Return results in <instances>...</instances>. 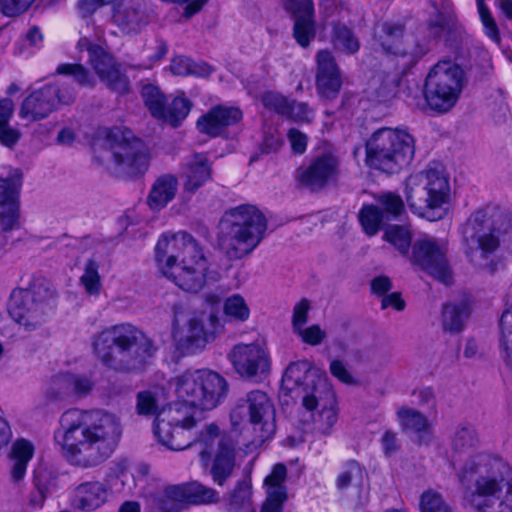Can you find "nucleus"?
<instances>
[{
    "mask_svg": "<svg viewBox=\"0 0 512 512\" xmlns=\"http://www.w3.org/2000/svg\"><path fill=\"white\" fill-rule=\"evenodd\" d=\"M447 246L445 239L423 235L414 242L410 260L438 280L449 283L452 277L446 258Z\"/></svg>",
    "mask_w": 512,
    "mask_h": 512,
    "instance_id": "nucleus-16",
    "label": "nucleus"
},
{
    "mask_svg": "<svg viewBox=\"0 0 512 512\" xmlns=\"http://www.w3.org/2000/svg\"><path fill=\"white\" fill-rule=\"evenodd\" d=\"M286 468L282 464H276L272 472L265 478L266 499L260 512H283V506L287 500V491L284 486Z\"/></svg>",
    "mask_w": 512,
    "mask_h": 512,
    "instance_id": "nucleus-31",
    "label": "nucleus"
},
{
    "mask_svg": "<svg viewBox=\"0 0 512 512\" xmlns=\"http://www.w3.org/2000/svg\"><path fill=\"white\" fill-rule=\"evenodd\" d=\"M74 92L69 87L59 89L53 84L35 88L23 101L20 117L26 120H38L46 117L58 103L72 101Z\"/></svg>",
    "mask_w": 512,
    "mask_h": 512,
    "instance_id": "nucleus-20",
    "label": "nucleus"
},
{
    "mask_svg": "<svg viewBox=\"0 0 512 512\" xmlns=\"http://www.w3.org/2000/svg\"><path fill=\"white\" fill-rule=\"evenodd\" d=\"M108 495V489L100 482L83 483L75 490L74 505L82 510H94L106 502Z\"/></svg>",
    "mask_w": 512,
    "mask_h": 512,
    "instance_id": "nucleus-34",
    "label": "nucleus"
},
{
    "mask_svg": "<svg viewBox=\"0 0 512 512\" xmlns=\"http://www.w3.org/2000/svg\"><path fill=\"white\" fill-rule=\"evenodd\" d=\"M114 22L125 32L136 31L144 23L146 16L143 11L125 7L123 10L117 8L113 13Z\"/></svg>",
    "mask_w": 512,
    "mask_h": 512,
    "instance_id": "nucleus-39",
    "label": "nucleus"
},
{
    "mask_svg": "<svg viewBox=\"0 0 512 512\" xmlns=\"http://www.w3.org/2000/svg\"><path fill=\"white\" fill-rule=\"evenodd\" d=\"M448 24L445 16L442 13H437L435 20L431 21L427 26L428 37L437 39L444 36L447 32Z\"/></svg>",
    "mask_w": 512,
    "mask_h": 512,
    "instance_id": "nucleus-57",
    "label": "nucleus"
},
{
    "mask_svg": "<svg viewBox=\"0 0 512 512\" xmlns=\"http://www.w3.org/2000/svg\"><path fill=\"white\" fill-rule=\"evenodd\" d=\"M292 152L295 154H303L306 151L308 137L297 129H290L287 134Z\"/></svg>",
    "mask_w": 512,
    "mask_h": 512,
    "instance_id": "nucleus-55",
    "label": "nucleus"
},
{
    "mask_svg": "<svg viewBox=\"0 0 512 512\" xmlns=\"http://www.w3.org/2000/svg\"><path fill=\"white\" fill-rule=\"evenodd\" d=\"M229 359L235 371L244 378L262 379L271 370V354L267 344L261 340L235 345Z\"/></svg>",
    "mask_w": 512,
    "mask_h": 512,
    "instance_id": "nucleus-18",
    "label": "nucleus"
},
{
    "mask_svg": "<svg viewBox=\"0 0 512 512\" xmlns=\"http://www.w3.org/2000/svg\"><path fill=\"white\" fill-rule=\"evenodd\" d=\"M34 452V444L27 439L19 438L12 443L9 459L11 461L10 478L13 482L18 483L24 479Z\"/></svg>",
    "mask_w": 512,
    "mask_h": 512,
    "instance_id": "nucleus-33",
    "label": "nucleus"
},
{
    "mask_svg": "<svg viewBox=\"0 0 512 512\" xmlns=\"http://www.w3.org/2000/svg\"><path fill=\"white\" fill-rule=\"evenodd\" d=\"M36 0H0V11L7 17H16L25 13Z\"/></svg>",
    "mask_w": 512,
    "mask_h": 512,
    "instance_id": "nucleus-50",
    "label": "nucleus"
},
{
    "mask_svg": "<svg viewBox=\"0 0 512 512\" xmlns=\"http://www.w3.org/2000/svg\"><path fill=\"white\" fill-rule=\"evenodd\" d=\"M281 390L300 396L302 410L298 421L305 431H332L338 420L337 399L324 372L307 360L292 362L283 374Z\"/></svg>",
    "mask_w": 512,
    "mask_h": 512,
    "instance_id": "nucleus-5",
    "label": "nucleus"
},
{
    "mask_svg": "<svg viewBox=\"0 0 512 512\" xmlns=\"http://www.w3.org/2000/svg\"><path fill=\"white\" fill-rule=\"evenodd\" d=\"M142 97L153 117L173 126L179 125L188 116L192 106L190 100L183 93H179L166 107L163 94L157 86L151 84L143 86Z\"/></svg>",
    "mask_w": 512,
    "mask_h": 512,
    "instance_id": "nucleus-21",
    "label": "nucleus"
},
{
    "mask_svg": "<svg viewBox=\"0 0 512 512\" xmlns=\"http://www.w3.org/2000/svg\"><path fill=\"white\" fill-rule=\"evenodd\" d=\"M397 415L401 426L407 431L420 433L429 428L427 419L412 409H400Z\"/></svg>",
    "mask_w": 512,
    "mask_h": 512,
    "instance_id": "nucleus-44",
    "label": "nucleus"
},
{
    "mask_svg": "<svg viewBox=\"0 0 512 512\" xmlns=\"http://www.w3.org/2000/svg\"><path fill=\"white\" fill-rule=\"evenodd\" d=\"M266 227V218L257 207L241 205L231 209L219 224L220 247L231 258H242L258 246Z\"/></svg>",
    "mask_w": 512,
    "mask_h": 512,
    "instance_id": "nucleus-9",
    "label": "nucleus"
},
{
    "mask_svg": "<svg viewBox=\"0 0 512 512\" xmlns=\"http://www.w3.org/2000/svg\"><path fill=\"white\" fill-rule=\"evenodd\" d=\"M230 435L220 434L217 425H206L193 444L197 447L201 462L210 467L213 480L222 485L235 466L236 451L230 439L239 434L247 451H253L276 431L275 408L266 393L256 390L247 395L244 404L231 412Z\"/></svg>",
    "mask_w": 512,
    "mask_h": 512,
    "instance_id": "nucleus-1",
    "label": "nucleus"
},
{
    "mask_svg": "<svg viewBox=\"0 0 512 512\" xmlns=\"http://www.w3.org/2000/svg\"><path fill=\"white\" fill-rule=\"evenodd\" d=\"M283 4L294 17V39L300 46L307 47L315 37L312 0H283Z\"/></svg>",
    "mask_w": 512,
    "mask_h": 512,
    "instance_id": "nucleus-27",
    "label": "nucleus"
},
{
    "mask_svg": "<svg viewBox=\"0 0 512 512\" xmlns=\"http://www.w3.org/2000/svg\"><path fill=\"white\" fill-rule=\"evenodd\" d=\"M375 35L379 45L388 56L398 58L399 65L405 69L426 53L425 46L417 44L413 48L403 47L402 27L392 23H382L376 26Z\"/></svg>",
    "mask_w": 512,
    "mask_h": 512,
    "instance_id": "nucleus-22",
    "label": "nucleus"
},
{
    "mask_svg": "<svg viewBox=\"0 0 512 512\" xmlns=\"http://www.w3.org/2000/svg\"><path fill=\"white\" fill-rule=\"evenodd\" d=\"M501 346L512 361V294L506 298L505 309L500 319Z\"/></svg>",
    "mask_w": 512,
    "mask_h": 512,
    "instance_id": "nucleus-43",
    "label": "nucleus"
},
{
    "mask_svg": "<svg viewBox=\"0 0 512 512\" xmlns=\"http://www.w3.org/2000/svg\"><path fill=\"white\" fill-rule=\"evenodd\" d=\"M77 48L80 53L86 51L87 62L93 69L90 74L81 64L64 63L57 67V74L72 78L81 86L93 87L96 76L112 90L123 93L128 89L127 77L121 73L113 57L106 51L101 43L92 42L87 34H84Z\"/></svg>",
    "mask_w": 512,
    "mask_h": 512,
    "instance_id": "nucleus-11",
    "label": "nucleus"
},
{
    "mask_svg": "<svg viewBox=\"0 0 512 512\" xmlns=\"http://www.w3.org/2000/svg\"><path fill=\"white\" fill-rule=\"evenodd\" d=\"M365 150V163L369 168L395 174L411 163L415 141L406 129L384 127L371 134Z\"/></svg>",
    "mask_w": 512,
    "mask_h": 512,
    "instance_id": "nucleus-10",
    "label": "nucleus"
},
{
    "mask_svg": "<svg viewBox=\"0 0 512 512\" xmlns=\"http://www.w3.org/2000/svg\"><path fill=\"white\" fill-rule=\"evenodd\" d=\"M469 311L466 305H446L443 309V326L450 332H458L462 329L464 320Z\"/></svg>",
    "mask_w": 512,
    "mask_h": 512,
    "instance_id": "nucleus-42",
    "label": "nucleus"
},
{
    "mask_svg": "<svg viewBox=\"0 0 512 512\" xmlns=\"http://www.w3.org/2000/svg\"><path fill=\"white\" fill-rule=\"evenodd\" d=\"M384 239L389 242L400 254L408 255L411 245V230L406 225H391L384 233Z\"/></svg>",
    "mask_w": 512,
    "mask_h": 512,
    "instance_id": "nucleus-40",
    "label": "nucleus"
},
{
    "mask_svg": "<svg viewBox=\"0 0 512 512\" xmlns=\"http://www.w3.org/2000/svg\"><path fill=\"white\" fill-rule=\"evenodd\" d=\"M59 381L67 385L77 395L87 394L93 387V382L86 376H77L67 374L62 376Z\"/></svg>",
    "mask_w": 512,
    "mask_h": 512,
    "instance_id": "nucleus-49",
    "label": "nucleus"
},
{
    "mask_svg": "<svg viewBox=\"0 0 512 512\" xmlns=\"http://www.w3.org/2000/svg\"><path fill=\"white\" fill-rule=\"evenodd\" d=\"M229 507L233 511L248 510L254 512V510L251 509L252 487L250 480L245 479L238 483L235 490L231 493Z\"/></svg>",
    "mask_w": 512,
    "mask_h": 512,
    "instance_id": "nucleus-41",
    "label": "nucleus"
},
{
    "mask_svg": "<svg viewBox=\"0 0 512 512\" xmlns=\"http://www.w3.org/2000/svg\"><path fill=\"white\" fill-rule=\"evenodd\" d=\"M80 285L89 295H98L101 290V279L98 272V265L95 261L89 260L80 277Z\"/></svg>",
    "mask_w": 512,
    "mask_h": 512,
    "instance_id": "nucleus-45",
    "label": "nucleus"
},
{
    "mask_svg": "<svg viewBox=\"0 0 512 512\" xmlns=\"http://www.w3.org/2000/svg\"><path fill=\"white\" fill-rule=\"evenodd\" d=\"M331 374L345 384L353 383V376L339 360H333L330 364Z\"/></svg>",
    "mask_w": 512,
    "mask_h": 512,
    "instance_id": "nucleus-58",
    "label": "nucleus"
},
{
    "mask_svg": "<svg viewBox=\"0 0 512 512\" xmlns=\"http://www.w3.org/2000/svg\"><path fill=\"white\" fill-rule=\"evenodd\" d=\"M295 333L306 344L316 346L319 345L326 336V331L319 325L303 326L296 330Z\"/></svg>",
    "mask_w": 512,
    "mask_h": 512,
    "instance_id": "nucleus-52",
    "label": "nucleus"
},
{
    "mask_svg": "<svg viewBox=\"0 0 512 512\" xmlns=\"http://www.w3.org/2000/svg\"><path fill=\"white\" fill-rule=\"evenodd\" d=\"M221 311L227 322L245 323L251 317V308L246 298L240 293L226 296L221 304Z\"/></svg>",
    "mask_w": 512,
    "mask_h": 512,
    "instance_id": "nucleus-36",
    "label": "nucleus"
},
{
    "mask_svg": "<svg viewBox=\"0 0 512 512\" xmlns=\"http://www.w3.org/2000/svg\"><path fill=\"white\" fill-rule=\"evenodd\" d=\"M474 430L464 427L458 430L452 448L464 465L458 469L461 483L478 474L475 490L467 491L465 502L477 512H512V477L510 468L500 460L484 454H474L477 443Z\"/></svg>",
    "mask_w": 512,
    "mask_h": 512,
    "instance_id": "nucleus-3",
    "label": "nucleus"
},
{
    "mask_svg": "<svg viewBox=\"0 0 512 512\" xmlns=\"http://www.w3.org/2000/svg\"><path fill=\"white\" fill-rule=\"evenodd\" d=\"M44 36L38 27H30L15 43L14 54L30 58L43 47Z\"/></svg>",
    "mask_w": 512,
    "mask_h": 512,
    "instance_id": "nucleus-37",
    "label": "nucleus"
},
{
    "mask_svg": "<svg viewBox=\"0 0 512 512\" xmlns=\"http://www.w3.org/2000/svg\"><path fill=\"white\" fill-rule=\"evenodd\" d=\"M133 478L126 463L118 466L117 470L109 476V489L114 492H119L124 489L128 480Z\"/></svg>",
    "mask_w": 512,
    "mask_h": 512,
    "instance_id": "nucleus-53",
    "label": "nucleus"
},
{
    "mask_svg": "<svg viewBox=\"0 0 512 512\" xmlns=\"http://www.w3.org/2000/svg\"><path fill=\"white\" fill-rule=\"evenodd\" d=\"M35 487H36V491L31 494V496L29 498L28 505L33 509H38V508H41L44 504V501L47 496V490L41 484V481L39 478L35 479Z\"/></svg>",
    "mask_w": 512,
    "mask_h": 512,
    "instance_id": "nucleus-59",
    "label": "nucleus"
},
{
    "mask_svg": "<svg viewBox=\"0 0 512 512\" xmlns=\"http://www.w3.org/2000/svg\"><path fill=\"white\" fill-rule=\"evenodd\" d=\"M378 202L381 211L376 206L367 205L359 213V221L369 236L375 235L383 223L400 217L404 211L401 198L393 193L382 194Z\"/></svg>",
    "mask_w": 512,
    "mask_h": 512,
    "instance_id": "nucleus-24",
    "label": "nucleus"
},
{
    "mask_svg": "<svg viewBox=\"0 0 512 512\" xmlns=\"http://www.w3.org/2000/svg\"><path fill=\"white\" fill-rule=\"evenodd\" d=\"M166 52V46L162 42H157L153 49H145L143 53L144 58L147 59V61L142 64L143 68L148 69L153 67V65L158 63L164 57Z\"/></svg>",
    "mask_w": 512,
    "mask_h": 512,
    "instance_id": "nucleus-56",
    "label": "nucleus"
},
{
    "mask_svg": "<svg viewBox=\"0 0 512 512\" xmlns=\"http://www.w3.org/2000/svg\"><path fill=\"white\" fill-rule=\"evenodd\" d=\"M170 70L174 75L187 76L195 75L206 77L211 74L212 68L204 62H193L184 56L174 57L171 61Z\"/></svg>",
    "mask_w": 512,
    "mask_h": 512,
    "instance_id": "nucleus-38",
    "label": "nucleus"
},
{
    "mask_svg": "<svg viewBox=\"0 0 512 512\" xmlns=\"http://www.w3.org/2000/svg\"><path fill=\"white\" fill-rule=\"evenodd\" d=\"M14 112V103L11 99L0 100V129L8 125Z\"/></svg>",
    "mask_w": 512,
    "mask_h": 512,
    "instance_id": "nucleus-62",
    "label": "nucleus"
},
{
    "mask_svg": "<svg viewBox=\"0 0 512 512\" xmlns=\"http://www.w3.org/2000/svg\"><path fill=\"white\" fill-rule=\"evenodd\" d=\"M265 108L280 114L294 122H310L314 117V112L305 103L290 102L282 95L275 92H267L262 97Z\"/></svg>",
    "mask_w": 512,
    "mask_h": 512,
    "instance_id": "nucleus-30",
    "label": "nucleus"
},
{
    "mask_svg": "<svg viewBox=\"0 0 512 512\" xmlns=\"http://www.w3.org/2000/svg\"><path fill=\"white\" fill-rule=\"evenodd\" d=\"M175 400L157 413L154 435L171 450H183L192 444V429L197 414L222 403L227 382L218 372L207 368L187 370L172 382Z\"/></svg>",
    "mask_w": 512,
    "mask_h": 512,
    "instance_id": "nucleus-2",
    "label": "nucleus"
},
{
    "mask_svg": "<svg viewBox=\"0 0 512 512\" xmlns=\"http://www.w3.org/2000/svg\"><path fill=\"white\" fill-rule=\"evenodd\" d=\"M159 406V398L156 392L143 391L137 395V412L140 415H148L156 411Z\"/></svg>",
    "mask_w": 512,
    "mask_h": 512,
    "instance_id": "nucleus-51",
    "label": "nucleus"
},
{
    "mask_svg": "<svg viewBox=\"0 0 512 512\" xmlns=\"http://www.w3.org/2000/svg\"><path fill=\"white\" fill-rule=\"evenodd\" d=\"M166 501L163 509L178 512L186 504H208L217 501V494L198 482L171 486L165 492Z\"/></svg>",
    "mask_w": 512,
    "mask_h": 512,
    "instance_id": "nucleus-25",
    "label": "nucleus"
},
{
    "mask_svg": "<svg viewBox=\"0 0 512 512\" xmlns=\"http://www.w3.org/2000/svg\"><path fill=\"white\" fill-rule=\"evenodd\" d=\"M19 138L20 132L16 128L6 125L0 129V143L5 147H13Z\"/></svg>",
    "mask_w": 512,
    "mask_h": 512,
    "instance_id": "nucleus-60",
    "label": "nucleus"
},
{
    "mask_svg": "<svg viewBox=\"0 0 512 512\" xmlns=\"http://www.w3.org/2000/svg\"><path fill=\"white\" fill-rule=\"evenodd\" d=\"M163 2H170L184 6V13L187 17L192 16L198 12L206 0H162Z\"/></svg>",
    "mask_w": 512,
    "mask_h": 512,
    "instance_id": "nucleus-61",
    "label": "nucleus"
},
{
    "mask_svg": "<svg viewBox=\"0 0 512 512\" xmlns=\"http://www.w3.org/2000/svg\"><path fill=\"white\" fill-rule=\"evenodd\" d=\"M484 2L485 0H477V9L483 26V32L492 42L499 44L500 34L498 26Z\"/></svg>",
    "mask_w": 512,
    "mask_h": 512,
    "instance_id": "nucleus-46",
    "label": "nucleus"
},
{
    "mask_svg": "<svg viewBox=\"0 0 512 512\" xmlns=\"http://www.w3.org/2000/svg\"><path fill=\"white\" fill-rule=\"evenodd\" d=\"M336 172L337 159L331 147L327 146L315 156L309 166L299 169L298 177L303 185L317 189L333 179Z\"/></svg>",
    "mask_w": 512,
    "mask_h": 512,
    "instance_id": "nucleus-26",
    "label": "nucleus"
},
{
    "mask_svg": "<svg viewBox=\"0 0 512 512\" xmlns=\"http://www.w3.org/2000/svg\"><path fill=\"white\" fill-rule=\"evenodd\" d=\"M184 188L195 191L211 179V163L204 154L189 156L183 168Z\"/></svg>",
    "mask_w": 512,
    "mask_h": 512,
    "instance_id": "nucleus-32",
    "label": "nucleus"
},
{
    "mask_svg": "<svg viewBox=\"0 0 512 512\" xmlns=\"http://www.w3.org/2000/svg\"><path fill=\"white\" fill-rule=\"evenodd\" d=\"M40 287L14 289L7 302L10 317L27 330L36 328L44 321L46 304L38 298Z\"/></svg>",
    "mask_w": 512,
    "mask_h": 512,
    "instance_id": "nucleus-19",
    "label": "nucleus"
},
{
    "mask_svg": "<svg viewBox=\"0 0 512 512\" xmlns=\"http://www.w3.org/2000/svg\"><path fill=\"white\" fill-rule=\"evenodd\" d=\"M407 203L411 211L429 221L443 218L449 209L451 187L442 166L434 164L407 180Z\"/></svg>",
    "mask_w": 512,
    "mask_h": 512,
    "instance_id": "nucleus-8",
    "label": "nucleus"
},
{
    "mask_svg": "<svg viewBox=\"0 0 512 512\" xmlns=\"http://www.w3.org/2000/svg\"><path fill=\"white\" fill-rule=\"evenodd\" d=\"M93 146L95 149L109 150L115 162L131 175L143 173L149 166L150 156L147 147L126 128L100 130Z\"/></svg>",
    "mask_w": 512,
    "mask_h": 512,
    "instance_id": "nucleus-14",
    "label": "nucleus"
},
{
    "mask_svg": "<svg viewBox=\"0 0 512 512\" xmlns=\"http://www.w3.org/2000/svg\"><path fill=\"white\" fill-rule=\"evenodd\" d=\"M310 304L306 299L299 301L293 310L292 326L294 332L305 326L308 318Z\"/></svg>",
    "mask_w": 512,
    "mask_h": 512,
    "instance_id": "nucleus-54",
    "label": "nucleus"
},
{
    "mask_svg": "<svg viewBox=\"0 0 512 512\" xmlns=\"http://www.w3.org/2000/svg\"><path fill=\"white\" fill-rule=\"evenodd\" d=\"M365 477L366 473L362 467L356 462H351L347 469L339 475L337 486L341 489L350 485L359 488L364 485Z\"/></svg>",
    "mask_w": 512,
    "mask_h": 512,
    "instance_id": "nucleus-47",
    "label": "nucleus"
},
{
    "mask_svg": "<svg viewBox=\"0 0 512 512\" xmlns=\"http://www.w3.org/2000/svg\"><path fill=\"white\" fill-rule=\"evenodd\" d=\"M322 31L331 28L330 39L334 47L346 53H355L359 49L358 39L352 34L347 24L352 23V10L343 3L322 0Z\"/></svg>",
    "mask_w": 512,
    "mask_h": 512,
    "instance_id": "nucleus-17",
    "label": "nucleus"
},
{
    "mask_svg": "<svg viewBox=\"0 0 512 512\" xmlns=\"http://www.w3.org/2000/svg\"><path fill=\"white\" fill-rule=\"evenodd\" d=\"M420 512H452L442 495L435 490H427L420 497Z\"/></svg>",
    "mask_w": 512,
    "mask_h": 512,
    "instance_id": "nucleus-48",
    "label": "nucleus"
},
{
    "mask_svg": "<svg viewBox=\"0 0 512 512\" xmlns=\"http://www.w3.org/2000/svg\"><path fill=\"white\" fill-rule=\"evenodd\" d=\"M21 179L22 174L18 168H4L0 171V223L5 231L18 224V189Z\"/></svg>",
    "mask_w": 512,
    "mask_h": 512,
    "instance_id": "nucleus-23",
    "label": "nucleus"
},
{
    "mask_svg": "<svg viewBox=\"0 0 512 512\" xmlns=\"http://www.w3.org/2000/svg\"><path fill=\"white\" fill-rule=\"evenodd\" d=\"M371 288L374 293L383 294L391 288V281L386 276L377 277L372 281Z\"/></svg>",
    "mask_w": 512,
    "mask_h": 512,
    "instance_id": "nucleus-64",
    "label": "nucleus"
},
{
    "mask_svg": "<svg viewBox=\"0 0 512 512\" xmlns=\"http://www.w3.org/2000/svg\"><path fill=\"white\" fill-rule=\"evenodd\" d=\"M265 134L263 146L266 152L275 151L282 145L277 130L267 131Z\"/></svg>",
    "mask_w": 512,
    "mask_h": 512,
    "instance_id": "nucleus-63",
    "label": "nucleus"
},
{
    "mask_svg": "<svg viewBox=\"0 0 512 512\" xmlns=\"http://www.w3.org/2000/svg\"><path fill=\"white\" fill-rule=\"evenodd\" d=\"M218 296L209 294L205 298L206 311L199 316L183 320L175 316L172 338L180 355L201 352L223 332L224 324L217 312Z\"/></svg>",
    "mask_w": 512,
    "mask_h": 512,
    "instance_id": "nucleus-12",
    "label": "nucleus"
},
{
    "mask_svg": "<svg viewBox=\"0 0 512 512\" xmlns=\"http://www.w3.org/2000/svg\"><path fill=\"white\" fill-rule=\"evenodd\" d=\"M490 209L475 211L463 226L462 233L466 244L465 253L471 262L480 268L493 271L490 256L499 245L494 235Z\"/></svg>",
    "mask_w": 512,
    "mask_h": 512,
    "instance_id": "nucleus-15",
    "label": "nucleus"
},
{
    "mask_svg": "<svg viewBox=\"0 0 512 512\" xmlns=\"http://www.w3.org/2000/svg\"><path fill=\"white\" fill-rule=\"evenodd\" d=\"M242 112L233 106L219 105L210 109L197 121L200 132L210 135H222L226 128L237 124L242 119Z\"/></svg>",
    "mask_w": 512,
    "mask_h": 512,
    "instance_id": "nucleus-28",
    "label": "nucleus"
},
{
    "mask_svg": "<svg viewBox=\"0 0 512 512\" xmlns=\"http://www.w3.org/2000/svg\"><path fill=\"white\" fill-rule=\"evenodd\" d=\"M121 430L117 418L101 410H68L60 418L54 441L69 461L96 464L116 444Z\"/></svg>",
    "mask_w": 512,
    "mask_h": 512,
    "instance_id": "nucleus-4",
    "label": "nucleus"
},
{
    "mask_svg": "<svg viewBox=\"0 0 512 512\" xmlns=\"http://www.w3.org/2000/svg\"><path fill=\"white\" fill-rule=\"evenodd\" d=\"M96 355L105 366L115 371L136 369L151 356L152 344L144 334L129 324L116 325L103 330L93 340Z\"/></svg>",
    "mask_w": 512,
    "mask_h": 512,
    "instance_id": "nucleus-7",
    "label": "nucleus"
},
{
    "mask_svg": "<svg viewBox=\"0 0 512 512\" xmlns=\"http://www.w3.org/2000/svg\"><path fill=\"white\" fill-rule=\"evenodd\" d=\"M158 271L180 289L197 293L219 280L196 240L186 232H167L155 246Z\"/></svg>",
    "mask_w": 512,
    "mask_h": 512,
    "instance_id": "nucleus-6",
    "label": "nucleus"
},
{
    "mask_svg": "<svg viewBox=\"0 0 512 512\" xmlns=\"http://www.w3.org/2000/svg\"><path fill=\"white\" fill-rule=\"evenodd\" d=\"M178 182L176 177L165 175L156 180L149 193L147 203L150 209L159 211L175 197Z\"/></svg>",
    "mask_w": 512,
    "mask_h": 512,
    "instance_id": "nucleus-35",
    "label": "nucleus"
},
{
    "mask_svg": "<svg viewBox=\"0 0 512 512\" xmlns=\"http://www.w3.org/2000/svg\"><path fill=\"white\" fill-rule=\"evenodd\" d=\"M317 89L326 99L335 97L341 87L339 71L334 58L329 51H320L317 54Z\"/></svg>",
    "mask_w": 512,
    "mask_h": 512,
    "instance_id": "nucleus-29",
    "label": "nucleus"
},
{
    "mask_svg": "<svg viewBox=\"0 0 512 512\" xmlns=\"http://www.w3.org/2000/svg\"><path fill=\"white\" fill-rule=\"evenodd\" d=\"M465 85V72L454 60L441 59L429 71L424 88L427 106L447 112L457 103Z\"/></svg>",
    "mask_w": 512,
    "mask_h": 512,
    "instance_id": "nucleus-13",
    "label": "nucleus"
}]
</instances>
